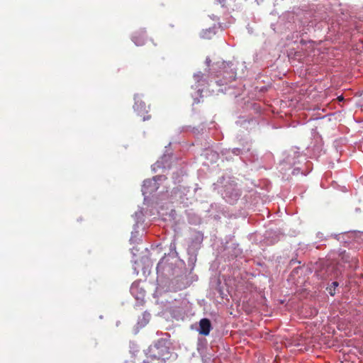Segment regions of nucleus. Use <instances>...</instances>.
Listing matches in <instances>:
<instances>
[{
    "label": "nucleus",
    "instance_id": "f257e3e1",
    "mask_svg": "<svg viewBox=\"0 0 363 363\" xmlns=\"http://www.w3.org/2000/svg\"><path fill=\"white\" fill-rule=\"evenodd\" d=\"M169 357V347L162 342H157L148 347L143 363H165Z\"/></svg>",
    "mask_w": 363,
    "mask_h": 363
},
{
    "label": "nucleus",
    "instance_id": "20e7f679",
    "mask_svg": "<svg viewBox=\"0 0 363 363\" xmlns=\"http://www.w3.org/2000/svg\"><path fill=\"white\" fill-rule=\"evenodd\" d=\"M212 328L211 323L208 318H202L199 321V333L203 335H208Z\"/></svg>",
    "mask_w": 363,
    "mask_h": 363
},
{
    "label": "nucleus",
    "instance_id": "9b49d317",
    "mask_svg": "<svg viewBox=\"0 0 363 363\" xmlns=\"http://www.w3.org/2000/svg\"><path fill=\"white\" fill-rule=\"evenodd\" d=\"M233 152H234L235 154L238 155V154L240 152V150H238V149H235V150H233Z\"/></svg>",
    "mask_w": 363,
    "mask_h": 363
},
{
    "label": "nucleus",
    "instance_id": "7ed1b4c3",
    "mask_svg": "<svg viewBox=\"0 0 363 363\" xmlns=\"http://www.w3.org/2000/svg\"><path fill=\"white\" fill-rule=\"evenodd\" d=\"M159 186L156 180V177L145 180L143 185L142 191L143 194H152L158 189Z\"/></svg>",
    "mask_w": 363,
    "mask_h": 363
},
{
    "label": "nucleus",
    "instance_id": "423d86ee",
    "mask_svg": "<svg viewBox=\"0 0 363 363\" xmlns=\"http://www.w3.org/2000/svg\"><path fill=\"white\" fill-rule=\"evenodd\" d=\"M140 352V349L139 347L135 345V344H132L130 347V352L133 354V357H135Z\"/></svg>",
    "mask_w": 363,
    "mask_h": 363
},
{
    "label": "nucleus",
    "instance_id": "39448f33",
    "mask_svg": "<svg viewBox=\"0 0 363 363\" xmlns=\"http://www.w3.org/2000/svg\"><path fill=\"white\" fill-rule=\"evenodd\" d=\"M146 33L144 30L135 32L132 40L137 46H142L145 44Z\"/></svg>",
    "mask_w": 363,
    "mask_h": 363
},
{
    "label": "nucleus",
    "instance_id": "0eeeda50",
    "mask_svg": "<svg viewBox=\"0 0 363 363\" xmlns=\"http://www.w3.org/2000/svg\"><path fill=\"white\" fill-rule=\"evenodd\" d=\"M338 286V282L337 281H333L331 284V286L330 287H328L327 289L329 292V294L331 295V296H334L335 295V288Z\"/></svg>",
    "mask_w": 363,
    "mask_h": 363
},
{
    "label": "nucleus",
    "instance_id": "6e6552de",
    "mask_svg": "<svg viewBox=\"0 0 363 363\" xmlns=\"http://www.w3.org/2000/svg\"><path fill=\"white\" fill-rule=\"evenodd\" d=\"M342 259L345 262H350V256L348 254H347L345 252H342Z\"/></svg>",
    "mask_w": 363,
    "mask_h": 363
},
{
    "label": "nucleus",
    "instance_id": "ddd939ff",
    "mask_svg": "<svg viewBox=\"0 0 363 363\" xmlns=\"http://www.w3.org/2000/svg\"><path fill=\"white\" fill-rule=\"evenodd\" d=\"M206 33H207V31L203 32V38H205V35H206Z\"/></svg>",
    "mask_w": 363,
    "mask_h": 363
},
{
    "label": "nucleus",
    "instance_id": "4468645a",
    "mask_svg": "<svg viewBox=\"0 0 363 363\" xmlns=\"http://www.w3.org/2000/svg\"><path fill=\"white\" fill-rule=\"evenodd\" d=\"M162 177V176L157 177V179H160Z\"/></svg>",
    "mask_w": 363,
    "mask_h": 363
},
{
    "label": "nucleus",
    "instance_id": "f8f14e48",
    "mask_svg": "<svg viewBox=\"0 0 363 363\" xmlns=\"http://www.w3.org/2000/svg\"><path fill=\"white\" fill-rule=\"evenodd\" d=\"M337 99H338V101H342L344 99V98H343L342 96H340L337 97Z\"/></svg>",
    "mask_w": 363,
    "mask_h": 363
},
{
    "label": "nucleus",
    "instance_id": "9d476101",
    "mask_svg": "<svg viewBox=\"0 0 363 363\" xmlns=\"http://www.w3.org/2000/svg\"><path fill=\"white\" fill-rule=\"evenodd\" d=\"M202 75H203V74H202L201 73H199V74H195V76H194V77L197 79V81L199 82V79H200L201 77H202Z\"/></svg>",
    "mask_w": 363,
    "mask_h": 363
},
{
    "label": "nucleus",
    "instance_id": "1a4fd4ad",
    "mask_svg": "<svg viewBox=\"0 0 363 363\" xmlns=\"http://www.w3.org/2000/svg\"><path fill=\"white\" fill-rule=\"evenodd\" d=\"M235 77H236V72L235 71H233V69H231V74L230 76L229 77L230 78V80H235Z\"/></svg>",
    "mask_w": 363,
    "mask_h": 363
},
{
    "label": "nucleus",
    "instance_id": "f03ea898",
    "mask_svg": "<svg viewBox=\"0 0 363 363\" xmlns=\"http://www.w3.org/2000/svg\"><path fill=\"white\" fill-rule=\"evenodd\" d=\"M135 104L133 106L135 111L137 112L138 115L143 117V120L147 121L151 118L150 115L145 116V113H147L149 111V106H147L144 101L142 100L135 98Z\"/></svg>",
    "mask_w": 363,
    "mask_h": 363
}]
</instances>
